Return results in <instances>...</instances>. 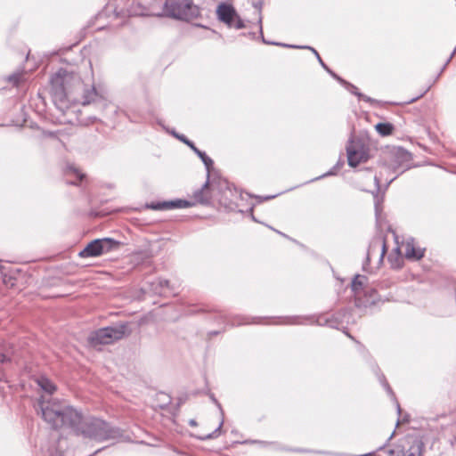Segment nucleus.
<instances>
[{"label":"nucleus","instance_id":"23","mask_svg":"<svg viewBox=\"0 0 456 456\" xmlns=\"http://www.w3.org/2000/svg\"><path fill=\"white\" fill-rule=\"evenodd\" d=\"M379 381L381 382L382 386L385 387V389L387 391V393L391 395V396H395L394 395V392L392 391L389 384L387 383L385 376L383 374H381L379 377Z\"/></svg>","mask_w":456,"mask_h":456},{"label":"nucleus","instance_id":"28","mask_svg":"<svg viewBox=\"0 0 456 456\" xmlns=\"http://www.w3.org/2000/svg\"><path fill=\"white\" fill-rule=\"evenodd\" d=\"M394 434H395V432H393V433L390 435V436L387 438V442H386L382 446H380V447L378 449V451H381V450H383V449L387 445V444L389 443V441L393 438Z\"/></svg>","mask_w":456,"mask_h":456},{"label":"nucleus","instance_id":"7","mask_svg":"<svg viewBox=\"0 0 456 456\" xmlns=\"http://www.w3.org/2000/svg\"><path fill=\"white\" fill-rule=\"evenodd\" d=\"M216 14L222 22L225 23L229 28L240 29L245 28V23L237 13L233 6L222 3L218 5Z\"/></svg>","mask_w":456,"mask_h":456},{"label":"nucleus","instance_id":"16","mask_svg":"<svg viewBox=\"0 0 456 456\" xmlns=\"http://www.w3.org/2000/svg\"><path fill=\"white\" fill-rule=\"evenodd\" d=\"M338 81L343 85L344 86H346V88L353 94L356 95L358 97L359 100H362L364 102H372V99L367 95H364L362 94V93L359 92L358 88L354 86L353 84L346 81L345 79L341 78V77H338Z\"/></svg>","mask_w":456,"mask_h":456},{"label":"nucleus","instance_id":"25","mask_svg":"<svg viewBox=\"0 0 456 456\" xmlns=\"http://www.w3.org/2000/svg\"><path fill=\"white\" fill-rule=\"evenodd\" d=\"M284 319L286 321L282 322L281 323H284V324H299V323H302L301 322H299V320L302 319V317H300V316L285 317Z\"/></svg>","mask_w":456,"mask_h":456},{"label":"nucleus","instance_id":"11","mask_svg":"<svg viewBox=\"0 0 456 456\" xmlns=\"http://www.w3.org/2000/svg\"><path fill=\"white\" fill-rule=\"evenodd\" d=\"M408 448L401 451L402 456H422L424 443L418 437H410L407 440Z\"/></svg>","mask_w":456,"mask_h":456},{"label":"nucleus","instance_id":"15","mask_svg":"<svg viewBox=\"0 0 456 456\" xmlns=\"http://www.w3.org/2000/svg\"><path fill=\"white\" fill-rule=\"evenodd\" d=\"M37 386L48 395H53L56 390L54 383L45 376H40L37 379Z\"/></svg>","mask_w":456,"mask_h":456},{"label":"nucleus","instance_id":"6","mask_svg":"<svg viewBox=\"0 0 456 456\" xmlns=\"http://www.w3.org/2000/svg\"><path fill=\"white\" fill-rule=\"evenodd\" d=\"M347 162L350 167H356L369 159L368 149L360 140L351 138L346 146Z\"/></svg>","mask_w":456,"mask_h":456},{"label":"nucleus","instance_id":"24","mask_svg":"<svg viewBox=\"0 0 456 456\" xmlns=\"http://www.w3.org/2000/svg\"><path fill=\"white\" fill-rule=\"evenodd\" d=\"M20 73H13L8 77V81L13 84L14 86H18L20 81Z\"/></svg>","mask_w":456,"mask_h":456},{"label":"nucleus","instance_id":"13","mask_svg":"<svg viewBox=\"0 0 456 456\" xmlns=\"http://www.w3.org/2000/svg\"><path fill=\"white\" fill-rule=\"evenodd\" d=\"M346 314V311H342L332 315L331 318H328L325 316H321L317 320V323L319 325H326L333 329H339L340 325L343 323L342 317L344 318Z\"/></svg>","mask_w":456,"mask_h":456},{"label":"nucleus","instance_id":"10","mask_svg":"<svg viewBox=\"0 0 456 456\" xmlns=\"http://www.w3.org/2000/svg\"><path fill=\"white\" fill-rule=\"evenodd\" d=\"M425 248L417 247L414 239L411 238L405 241L404 244V256L407 259L418 261L424 256Z\"/></svg>","mask_w":456,"mask_h":456},{"label":"nucleus","instance_id":"2","mask_svg":"<svg viewBox=\"0 0 456 456\" xmlns=\"http://www.w3.org/2000/svg\"><path fill=\"white\" fill-rule=\"evenodd\" d=\"M36 408L41 412L43 419L53 429L69 428L73 430L80 420V411L58 399L41 396Z\"/></svg>","mask_w":456,"mask_h":456},{"label":"nucleus","instance_id":"21","mask_svg":"<svg viewBox=\"0 0 456 456\" xmlns=\"http://www.w3.org/2000/svg\"><path fill=\"white\" fill-rule=\"evenodd\" d=\"M74 175L76 176V181L68 182L69 184H77L78 181H82L85 177V175L82 174L78 169L74 167H68L66 169V175Z\"/></svg>","mask_w":456,"mask_h":456},{"label":"nucleus","instance_id":"32","mask_svg":"<svg viewBox=\"0 0 456 456\" xmlns=\"http://www.w3.org/2000/svg\"><path fill=\"white\" fill-rule=\"evenodd\" d=\"M423 94H421L420 95H419V96H417V97H415V98H412V99L409 100V101L407 102V103H411V102H413L417 101L419 98L422 97V96H423Z\"/></svg>","mask_w":456,"mask_h":456},{"label":"nucleus","instance_id":"17","mask_svg":"<svg viewBox=\"0 0 456 456\" xmlns=\"http://www.w3.org/2000/svg\"><path fill=\"white\" fill-rule=\"evenodd\" d=\"M213 401L216 403L217 407L219 408L223 418H222V420L219 423L218 427L213 432L204 435V436H195L197 439L201 440V441L209 440V439L216 438L217 436H219L220 430L224 424V411L221 407V404L215 398H213Z\"/></svg>","mask_w":456,"mask_h":456},{"label":"nucleus","instance_id":"4","mask_svg":"<svg viewBox=\"0 0 456 456\" xmlns=\"http://www.w3.org/2000/svg\"><path fill=\"white\" fill-rule=\"evenodd\" d=\"M129 333L128 324L126 322H119L116 325L101 328L91 332L88 337V342L92 346L109 345L121 339Z\"/></svg>","mask_w":456,"mask_h":456},{"label":"nucleus","instance_id":"20","mask_svg":"<svg viewBox=\"0 0 456 456\" xmlns=\"http://www.w3.org/2000/svg\"><path fill=\"white\" fill-rule=\"evenodd\" d=\"M376 130L383 136L392 134L394 126L390 123H379L376 125Z\"/></svg>","mask_w":456,"mask_h":456},{"label":"nucleus","instance_id":"37","mask_svg":"<svg viewBox=\"0 0 456 456\" xmlns=\"http://www.w3.org/2000/svg\"><path fill=\"white\" fill-rule=\"evenodd\" d=\"M388 453L392 455L394 453V450H390Z\"/></svg>","mask_w":456,"mask_h":456},{"label":"nucleus","instance_id":"22","mask_svg":"<svg viewBox=\"0 0 456 456\" xmlns=\"http://www.w3.org/2000/svg\"><path fill=\"white\" fill-rule=\"evenodd\" d=\"M156 284L159 288V290L156 289V292L159 294H164L170 290V282L167 279L159 278L156 281Z\"/></svg>","mask_w":456,"mask_h":456},{"label":"nucleus","instance_id":"36","mask_svg":"<svg viewBox=\"0 0 456 456\" xmlns=\"http://www.w3.org/2000/svg\"><path fill=\"white\" fill-rule=\"evenodd\" d=\"M395 179V177H393L392 179H390V181H389V183H392Z\"/></svg>","mask_w":456,"mask_h":456},{"label":"nucleus","instance_id":"38","mask_svg":"<svg viewBox=\"0 0 456 456\" xmlns=\"http://www.w3.org/2000/svg\"><path fill=\"white\" fill-rule=\"evenodd\" d=\"M101 450H102V449H99V450L95 451V452H94V454H96V453H98Z\"/></svg>","mask_w":456,"mask_h":456},{"label":"nucleus","instance_id":"3","mask_svg":"<svg viewBox=\"0 0 456 456\" xmlns=\"http://www.w3.org/2000/svg\"><path fill=\"white\" fill-rule=\"evenodd\" d=\"M73 431L77 436L96 442L114 440L122 436V430L106 420L95 417H83L80 412V420Z\"/></svg>","mask_w":456,"mask_h":456},{"label":"nucleus","instance_id":"1","mask_svg":"<svg viewBox=\"0 0 456 456\" xmlns=\"http://www.w3.org/2000/svg\"><path fill=\"white\" fill-rule=\"evenodd\" d=\"M50 83L53 103L63 114L77 104L86 106L103 100L94 86L86 88L78 75L62 69L52 76Z\"/></svg>","mask_w":456,"mask_h":456},{"label":"nucleus","instance_id":"9","mask_svg":"<svg viewBox=\"0 0 456 456\" xmlns=\"http://www.w3.org/2000/svg\"><path fill=\"white\" fill-rule=\"evenodd\" d=\"M258 23H259V31H260V34H261V37H262V40L265 44H267V45H281V46H284V47H288V48H304V49H309L311 50L314 54L316 56L319 63L322 65V67L332 77H334L335 79L338 80V77H340L339 76H338L335 72H333L329 67H328V64H325L323 62V61L322 60L320 54L318 53V52L311 47V46H299V45H287V44H280V43H275V42H269V41H266L265 38H264V36H263V28H262V17L260 16L259 17V20H258Z\"/></svg>","mask_w":456,"mask_h":456},{"label":"nucleus","instance_id":"35","mask_svg":"<svg viewBox=\"0 0 456 456\" xmlns=\"http://www.w3.org/2000/svg\"><path fill=\"white\" fill-rule=\"evenodd\" d=\"M273 198H274V196H266V197L264 198V200H271V199H273Z\"/></svg>","mask_w":456,"mask_h":456},{"label":"nucleus","instance_id":"29","mask_svg":"<svg viewBox=\"0 0 456 456\" xmlns=\"http://www.w3.org/2000/svg\"><path fill=\"white\" fill-rule=\"evenodd\" d=\"M335 169H336V167H334L331 170H330L326 174L322 175L321 177H324V176H327V175H334L335 174Z\"/></svg>","mask_w":456,"mask_h":456},{"label":"nucleus","instance_id":"19","mask_svg":"<svg viewBox=\"0 0 456 456\" xmlns=\"http://www.w3.org/2000/svg\"><path fill=\"white\" fill-rule=\"evenodd\" d=\"M365 281H367V277L364 275L356 274L352 281V290L358 294L362 289Z\"/></svg>","mask_w":456,"mask_h":456},{"label":"nucleus","instance_id":"5","mask_svg":"<svg viewBox=\"0 0 456 456\" xmlns=\"http://www.w3.org/2000/svg\"><path fill=\"white\" fill-rule=\"evenodd\" d=\"M172 134L177 138L178 140H180L181 142H183V143H185L186 145H188L192 151L193 152L202 160L203 164L205 165L207 170H208V180L206 181V183L203 184L202 188L200 190H198L194 192V198L196 199L197 201L200 202V203H207L208 202V197H206L205 194H204V190L207 189L209 185V171H210V168L212 167L213 166V160L202 151H200V149H198L195 144L193 143V142H191V140H189L184 134H177L175 132H172Z\"/></svg>","mask_w":456,"mask_h":456},{"label":"nucleus","instance_id":"33","mask_svg":"<svg viewBox=\"0 0 456 456\" xmlns=\"http://www.w3.org/2000/svg\"><path fill=\"white\" fill-rule=\"evenodd\" d=\"M375 210H376V215H379V201L378 200L375 203Z\"/></svg>","mask_w":456,"mask_h":456},{"label":"nucleus","instance_id":"18","mask_svg":"<svg viewBox=\"0 0 456 456\" xmlns=\"http://www.w3.org/2000/svg\"><path fill=\"white\" fill-rule=\"evenodd\" d=\"M379 244L377 243V242H373V243L370 244V248L368 249V252H367L366 260H365V262L362 265V269L364 271L367 270V266L370 265V256H371L372 252L375 250L376 248H379ZM380 247H381V253H380L379 261L382 262L383 258H384V256L386 254V244H385V242H383L380 245Z\"/></svg>","mask_w":456,"mask_h":456},{"label":"nucleus","instance_id":"34","mask_svg":"<svg viewBox=\"0 0 456 456\" xmlns=\"http://www.w3.org/2000/svg\"><path fill=\"white\" fill-rule=\"evenodd\" d=\"M396 407H397V412H398V414H400L401 413V407H400V405H399L397 401H396Z\"/></svg>","mask_w":456,"mask_h":456},{"label":"nucleus","instance_id":"31","mask_svg":"<svg viewBox=\"0 0 456 456\" xmlns=\"http://www.w3.org/2000/svg\"><path fill=\"white\" fill-rule=\"evenodd\" d=\"M188 423L191 427H196L198 425L197 421L193 419H190Z\"/></svg>","mask_w":456,"mask_h":456},{"label":"nucleus","instance_id":"8","mask_svg":"<svg viewBox=\"0 0 456 456\" xmlns=\"http://www.w3.org/2000/svg\"><path fill=\"white\" fill-rule=\"evenodd\" d=\"M193 204L186 200L175 199L172 200L153 201L145 205L146 208L152 210H168L175 208H187Z\"/></svg>","mask_w":456,"mask_h":456},{"label":"nucleus","instance_id":"27","mask_svg":"<svg viewBox=\"0 0 456 456\" xmlns=\"http://www.w3.org/2000/svg\"><path fill=\"white\" fill-rule=\"evenodd\" d=\"M253 6L257 9L259 12H261V9L263 7V1H257L253 3Z\"/></svg>","mask_w":456,"mask_h":456},{"label":"nucleus","instance_id":"30","mask_svg":"<svg viewBox=\"0 0 456 456\" xmlns=\"http://www.w3.org/2000/svg\"><path fill=\"white\" fill-rule=\"evenodd\" d=\"M374 180H375V183H376V185H377L378 187H379L380 183H381V179H380V177H379V176H377V175H376V176H375V178H374Z\"/></svg>","mask_w":456,"mask_h":456},{"label":"nucleus","instance_id":"12","mask_svg":"<svg viewBox=\"0 0 456 456\" xmlns=\"http://www.w3.org/2000/svg\"><path fill=\"white\" fill-rule=\"evenodd\" d=\"M101 243L99 239H95L89 242L86 247L78 254L80 257H97L102 255Z\"/></svg>","mask_w":456,"mask_h":456},{"label":"nucleus","instance_id":"26","mask_svg":"<svg viewBox=\"0 0 456 456\" xmlns=\"http://www.w3.org/2000/svg\"><path fill=\"white\" fill-rule=\"evenodd\" d=\"M8 361L9 359L5 354H0V379H2L3 376V365Z\"/></svg>","mask_w":456,"mask_h":456},{"label":"nucleus","instance_id":"14","mask_svg":"<svg viewBox=\"0 0 456 456\" xmlns=\"http://www.w3.org/2000/svg\"><path fill=\"white\" fill-rule=\"evenodd\" d=\"M99 240H100V243L102 245L101 248H102V255L112 252V251H117L122 246V242H120L119 240H114L112 238L105 237V238H102Z\"/></svg>","mask_w":456,"mask_h":456}]
</instances>
